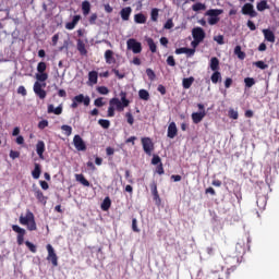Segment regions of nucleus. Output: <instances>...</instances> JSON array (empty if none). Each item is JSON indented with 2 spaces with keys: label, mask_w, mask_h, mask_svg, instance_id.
Returning a JSON list of instances; mask_svg holds the SVG:
<instances>
[{
  "label": "nucleus",
  "mask_w": 279,
  "mask_h": 279,
  "mask_svg": "<svg viewBox=\"0 0 279 279\" xmlns=\"http://www.w3.org/2000/svg\"><path fill=\"white\" fill-rule=\"evenodd\" d=\"M232 86V78L227 77L225 81V88H230Z\"/></svg>",
  "instance_id": "nucleus-64"
},
{
  "label": "nucleus",
  "mask_w": 279,
  "mask_h": 279,
  "mask_svg": "<svg viewBox=\"0 0 279 279\" xmlns=\"http://www.w3.org/2000/svg\"><path fill=\"white\" fill-rule=\"evenodd\" d=\"M258 12H265V10H269V4H267V0H262L257 3Z\"/></svg>",
  "instance_id": "nucleus-33"
},
{
  "label": "nucleus",
  "mask_w": 279,
  "mask_h": 279,
  "mask_svg": "<svg viewBox=\"0 0 279 279\" xmlns=\"http://www.w3.org/2000/svg\"><path fill=\"white\" fill-rule=\"evenodd\" d=\"M244 84H245L246 88H252V86H254V84H256V80H254V77H245Z\"/></svg>",
  "instance_id": "nucleus-38"
},
{
  "label": "nucleus",
  "mask_w": 279,
  "mask_h": 279,
  "mask_svg": "<svg viewBox=\"0 0 279 279\" xmlns=\"http://www.w3.org/2000/svg\"><path fill=\"white\" fill-rule=\"evenodd\" d=\"M121 100L119 98H111L109 100V106H113L118 110V112H123V109L130 106V101L128 100V93L121 92L120 93Z\"/></svg>",
  "instance_id": "nucleus-2"
},
{
  "label": "nucleus",
  "mask_w": 279,
  "mask_h": 279,
  "mask_svg": "<svg viewBox=\"0 0 279 279\" xmlns=\"http://www.w3.org/2000/svg\"><path fill=\"white\" fill-rule=\"evenodd\" d=\"M146 75H147V77L151 81V82H154V80H156V72H154V70H151V69H146Z\"/></svg>",
  "instance_id": "nucleus-45"
},
{
  "label": "nucleus",
  "mask_w": 279,
  "mask_h": 279,
  "mask_svg": "<svg viewBox=\"0 0 279 279\" xmlns=\"http://www.w3.org/2000/svg\"><path fill=\"white\" fill-rule=\"evenodd\" d=\"M98 78H99V74L97 73V71H90L88 73V80L90 84H97Z\"/></svg>",
  "instance_id": "nucleus-32"
},
{
  "label": "nucleus",
  "mask_w": 279,
  "mask_h": 279,
  "mask_svg": "<svg viewBox=\"0 0 279 279\" xmlns=\"http://www.w3.org/2000/svg\"><path fill=\"white\" fill-rule=\"evenodd\" d=\"M192 10H193V12H199L201 10H206V4H204L202 2H197L192 5Z\"/></svg>",
  "instance_id": "nucleus-36"
},
{
  "label": "nucleus",
  "mask_w": 279,
  "mask_h": 279,
  "mask_svg": "<svg viewBox=\"0 0 279 279\" xmlns=\"http://www.w3.org/2000/svg\"><path fill=\"white\" fill-rule=\"evenodd\" d=\"M97 23V13H94L89 17V25H95Z\"/></svg>",
  "instance_id": "nucleus-63"
},
{
  "label": "nucleus",
  "mask_w": 279,
  "mask_h": 279,
  "mask_svg": "<svg viewBox=\"0 0 279 279\" xmlns=\"http://www.w3.org/2000/svg\"><path fill=\"white\" fill-rule=\"evenodd\" d=\"M234 54L239 58V60H245V52L241 50V46H235Z\"/></svg>",
  "instance_id": "nucleus-35"
},
{
  "label": "nucleus",
  "mask_w": 279,
  "mask_h": 279,
  "mask_svg": "<svg viewBox=\"0 0 279 279\" xmlns=\"http://www.w3.org/2000/svg\"><path fill=\"white\" fill-rule=\"evenodd\" d=\"M132 230H133V232H141V229H138V226H137L136 218L132 219Z\"/></svg>",
  "instance_id": "nucleus-57"
},
{
  "label": "nucleus",
  "mask_w": 279,
  "mask_h": 279,
  "mask_svg": "<svg viewBox=\"0 0 279 279\" xmlns=\"http://www.w3.org/2000/svg\"><path fill=\"white\" fill-rule=\"evenodd\" d=\"M105 60L107 64H117V59L114 58V51L106 50Z\"/></svg>",
  "instance_id": "nucleus-13"
},
{
  "label": "nucleus",
  "mask_w": 279,
  "mask_h": 279,
  "mask_svg": "<svg viewBox=\"0 0 279 279\" xmlns=\"http://www.w3.org/2000/svg\"><path fill=\"white\" fill-rule=\"evenodd\" d=\"M82 11L84 16H87V14H90V2H88V0H85L82 2Z\"/></svg>",
  "instance_id": "nucleus-30"
},
{
  "label": "nucleus",
  "mask_w": 279,
  "mask_h": 279,
  "mask_svg": "<svg viewBox=\"0 0 279 279\" xmlns=\"http://www.w3.org/2000/svg\"><path fill=\"white\" fill-rule=\"evenodd\" d=\"M76 49L81 56H88V50H86V44L82 39H77Z\"/></svg>",
  "instance_id": "nucleus-18"
},
{
  "label": "nucleus",
  "mask_w": 279,
  "mask_h": 279,
  "mask_svg": "<svg viewBox=\"0 0 279 279\" xmlns=\"http://www.w3.org/2000/svg\"><path fill=\"white\" fill-rule=\"evenodd\" d=\"M158 12H160L158 9H151V12H150V21H153L154 23H157L158 22Z\"/></svg>",
  "instance_id": "nucleus-37"
},
{
  "label": "nucleus",
  "mask_w": 279,
  "mask_h": 279,
  "mask_svg": "<svg viewBox=\"0 0 279 279\" xmlns=\"http://www.w3.org/2000/svg\"><path fill=\"white\" fill-rule=\"evenodd\" d=\"M149 186H150L151 195L158 193V183H156V181H153Z\"/></svg>",
  "instance_id": "nucleus-50"
},
{
  "label": "nucleus",
  "mask_w": 279,
  "mask_h": 279,
  "mask_svg": "<svg viewBox=\"0 0 279 279\" xmlns=\"http://www.w3.org/2000/svg\"><path fill=\"white\" fill-rule=\"evenodd\" d=\"M264 38L268 43H276V35L272 33L271 29L265 28L263 29Z\"/></svg>",
  "instance_id": "nucleus-16"
},
{
  "label": "nucleus",
  "mask_w": 279,
  "mask_h": 279,
  "mask_svg": "<svg viewBox=\"0 0 279 279\" xmlns=\"http://www.w3.org/2000/svg\"><path fill=\"white\" fill-rule=\"evenodd\" d=\"M40 173H43V170L40 169V163H35V168L32 171L34 180H38V178H40Z\"/></svg>",
  "instance_id": "nucleus-28"
},
{
  "label": "nucleus",
  "mask_w": 279,
  "mask_h": 279,
  "mask_svg": "<svg viewBox=\"0 0 279 279\" xmlns=\"http://www.w3.org/2000/svg\"><path fill=\"white\" fill-rule=\"evenodd\" d=\"M142 147L147 154V156H151V151H154V142L149 137H142Z\"/></svg>",
  "instance_id": "nucleus-10"
},
{
  "label": "nucleus",
  "mask_w": 279,
  "mask_h": 279,
  "mask_svg": "<svg viewBox=\"0 0 279 279\" xmlns=\"http://www.w3.org/2000/svg\"><path fill=\"white\" fill-rule=\"evenodd\" d=\"M204 117H206V111L194 112L192 113V121L195 124L202 123V121H204Z\"/></svg>",
  "instance_id": "nucleus-17"
},
{
  "label": "nucleus",
  "mask_w": 279,
  "mask_h": 279,
  "mask_svg": "<svg viewBox=\"0 0 279 279\" xmlns=\"http://www.w3.org/2000/svg\"><path fill=\"white\" fill-rule=\"evenodd\" d=\"M48 114H62V105H59L57 108L53 105H48Z\"/></svg>",
  "instance_id": "nucleus-20"
},
{
  "label": "nucleus",
  "mask_w": 279,
  "mask_h": 279,
  "mask_svg": "<svg viewBox=\"0 0 279 279\" xmlns=\"http://www.w3.org/2000/svg\"><path fill=\"white\" fill-rule=\"evenodd\" d=\"M209 66L213 71H219V59L217 57H213L210 59Z\"/></svg>",
  "instance_id": "nucleus-29"
},
{
  "label": "nucleus",
  "mask_w": 279,
  "mask_h": 279,
  "mask_svg": "<svg viewBox=\"0 0 279 279\" xmlns=\"http://www.w3.org/2000/svg\"><path fill=\"white\" fill-rule=\"evenodd\" d=\"M229 118L234 119V120L239 119V111H235L234 109H230L229 110Z\"/></svg>",
  "instance_id": "nucleus-51"
},
{
  "label": "nucleus",
  "mask_w": 279,
  "mask_h": 279,
  "mask_svg": "<svg viewBox=\"0 0 279 279\" xmlns=\"http://www.w3.org/2000/svg\"><path fill=\"white\" fill-rule=\"evenodd\" d=\"M165 29H173V20L168 19L167 22L163 25Z\"/></svg>",
  "instance_id": "nucleus-53"
},
{
  "label": "nucleus",
  "mask_w": 279,
  "mask_h": 279,
  "mask_svg": "<svg viewBox=\"0 0 279 279\" xmlns=\"http://www.w3.org/2000/svg\"><path fill=\"white\" fill-rule=\"evenodd\" d=\"M210 80L214 84H219V82H221V72L218 71H214V73L210 76Z\"/></svg>",
  "instance_id": "nucleus-31"
},
{
  "label": "nucleus",
  "mask_w": 279,
  "mask_h": 279,
  "mask_svg": "<svg viewBox=\"0 0 279 279\" xmlns=\"http://www.w3.org/2000/svg\"><path fill=\"white\" fill-rule=\"evenodd\" d=\"M214 40L218 44V45H225L226 41L223 40V35H218L214 37Z\"/></svg>",
  "instance_id": "nucleus-56"
},
{
  "label": "nucleus",
  "mask_w": 279,
  "mask_h": 279,
  "mask_svg": "<svg viewBox=\"0 0 279 279\" xmlns=\"http://www.w3.org/2000/svg\"><path fill=\"white\" fill-rule=\"evenodd\" d=\"M185 56L193 58V56H195V48H185Z\"/></svg>",
  "instance_id": "nucleus-54"
},
{
  "label": "nucleus",
  "mask_w": 279,
  "mask_h": 279,
  "mask_svg": "<svg viewBox=\"0 0 279 279\" xmlns=\"http://www.w3.org/2000/svg\"><path fill=\"white\" fill-rule=\"evenodd\" d=\"M125 117L129 125H134V116H132V112H126Z\"/></svg>",
  "instance_id": "nucleus-49"
},
{
  "label": "nucleus",
  "mask_w": 279,
  "mask_h": 279,
  "mask_svg": "<svg viewBox=\"0 0 279 279\" xmlns=\"http://www.w3.org/2000/svg\"><path fill=\"white\" fill-rule=\"evenodd\" d=\"M35 77L37 81L34 83L33 90L39 99H45L47 97V90L44 88L47 86V83L40 82H47L49 80V74H47V72H38Z\"/></svg>",
  "instance_id": "nucleus-1"
},
{
  "label": "nucleus",
  "mask_w": 279,
  "mask_h": 279,
  "mask_svg": "<svg viewBox=\"0 0 279 279\" xmlns=\"http://www.w3.org/2000/svg\"><path fill=\"white\" fill-rule=\"evenodd\" d=\"M76 182L83 184V186H90V182L84 177V174H75Z\"/></svg>",
  "instance_id": "nucleus-25"
},
{
  "label": "nucleus",
  "mask_w": 279,
  "mask_h": 279,
  "mask_svg": "<svg viewBox=\"0 0 279 279\" xmlns=\"http://www.w3.org/2000/svg\"><path fill=\"white\" fill-rule=\"evenodd\" d=\"M45 71H47V63L41 61L37 64V73H45Z\"/></svg>",
  "instance_id": "nucleus-42"
},
{
  "label": "nucleus",
  "mask_w": 279,
  "mask_h": 279,
  "mask_svg": "<svg viewBox=\"0 0 279 279\" xmlns=\"http://www.w3.org/2000/svg\"><path fill=\"white\" fill-rule=\"evenodd\" d=\"M37 128L39 130H45V128H49V121L48 120L39 121Z\"/></svg>",
  "instance_id": "nucleus-48"
},
{
  "label": "nucleus",
  "mask_w": 279,
  "mask_h": 279,
  "mask_svg": "<svg viewBox=\"0 0 279 279\" xmlns=\"http://www.w3.org/2000/svg\"><path fill=\"white\" fill-rule=\"evenodd\" d=\"M98 124L104 128V130H108L110 128V120L100 119L98 120Z\"/></svg>",
  "instance_id": "nucleus-41"
},
{
  "label": "nucleus",
  "mask_w": 279,
  "mask_h": 279,
  "mask_svg": "<svg viewBox=\"0 0 279 279\" xmlns=\"http://www.w3.org/2000/svg\"><path fill=\"white\" fill-rule=\"evenodd\" d=\"M46 250L48 252L47 260L52 264V267H58V255L51 244H47Z\"/></svg>",
  "instance_id": "nucleus-7"
},
{
  "label": "nucleus",
  "mask_w": 279,
  "mask_h": 279,
  "mask_svg": "<svg viewBox=\"0 0 279 279\" xmlns=\"http://www.w3.org/2000/svg\"><path fill=\"white\" fill-rule=\"evenodd\" d=\"M146 43L149 47V51H151L153 53H156V51H158V46H156V43L154 41V39L151 37H148L146 39Z\"/></svg>",
  "instance_id": "nucleus-26"
},
{
  "label": "nucleus",
  "mask_w": 279,
  "mask_h": 279,
  "mask_svg": "<svg viewBox=\"0 0 279 279\" xmlns=\"http://www.w3.org/2000/svg\"><path fill=\"white\" fill-rule=\"evenodd\" d=\"M94 106H96V108H102V106H106V102H104V97L95 99Z\"/></svg>",
  "instance_id": "nucleus-46"
},
{
  "label": "nucleus",
  "mask_w": 279,
  "mask_h": 279,
  "mask_svg": "<svg viewBox=\"0 0 279 279\" xmlns=\"http://www.w3.org/2000/svg\"><path fill=\"white\" fill-rule=\"evenodd\" d=\"M167 65L168 66H175V59L173 58V56H169L167 58Z\"/></svg>",
  "instance_id": "nucleus-58"
},
{
  "label": "nucleus",
  "mask_w": 279,
  "mask_h": 279,
  "mask_svg": "<svg viewBox=\"0 0 279 279\" xmlns=\"http://www.w3.org/2000/svg\"><path fill=\"white\" fill-rule=\"evenodd\" d=\"M25 245H26V247H28L29 252H32L33 254H36L37 247L34 243L26 241Z\"/></svg>",
  "instance_id": "nucleus-44"
},
{
  "label": "nucleus",
  "mask_w": 279,
  "mask_h": 279,
  "mask_svg": "<svg viewBox=\"0 0 279 279\" xmlns=\"http://www.w3.org/2000/svg\"><path fill=\"white\" fill-rule=\"evenodd\" d=\"M257 69H262V71H265V69H269V65L266 64L264 61H257L254 63Z\"/></svg>",
  "instance_id": "nucleus-47"
},
{
  "label": "nucleus",
  "mask_w": 279,
  "mask_h": 279,
  "mask_svg": "<svg viewBox=\"0 0 279 279\" xmlns=\"http://www.w3.org/2000/svg\"><path fill=\"white\" fill-rule=\"evenodd\" d=\"M160 162H162V159H160V156L158 155H154L153 159H151V165H160Z\"/></svg>",
  "instance_id": "nucleus-55"
},
{
  "label": "nucleus",
  "mask_w": 279,
  "mask_h": 279,
  "mask_svg": "<svg viewBox=\"0 0 279 279\" xmlns=\"http://www.w3.org/2000/svg\"><path fill=\"white\" fill-rule=\"evenodd\" d=\"M17 93H19V95H22L23 97L27 96V89H25V86H20L17 88Z\"/></svg>",
  "instance_id": "nucleus-61"
},
{
  "label": "nucleus",
  "mask_w": 279,
  "mask_h": 279,
  "mask_svg": "<svg viewBox=\"0 0 279 279\" xmlns=\"http://www.w3.org/2000/svg\"><path fill=\"white\" fill-rule=\"evenodd\" d=\"M73 145L77 151H86V143L80 135H74Z\"/></svg>",
  "instance_id": "nucleus-11"
},
{
  "label": "nucleus",
  "mask_w": 279,
  "mask_h": 279,
  "mask_svg": "<svg viewBox=\"0 0 279 279\" xmlns=\"http://www.w3.org/2000/svg\"><path fill=\"white\" fill-rule=\"evenodd\" d=\"M12 230L17 234V245H23V243H25V234H27V231H25V229L21 228L19 225H13Z\"/></svg>",
  "instance_id": "nucleus-8"
},
{
  "label": "nucleus",
  "mask_w": 279,
  "mask_h": 279,
  "mask_svg": "<svg viewBox=\"0 0 279 279\" xmlns=\"http://www.w3.org/2000/svg\"><path fill=\"white\" fill-rule=\"evenodd\" d=\"M126 49L133 53H141V51H143V44L137 41L135 38H130L126 41Z\"/></svg>",
  "instance_id": "nucleus-6"
},
{
  "label": "nucleus",
  "mask_w": 279,
  "mask_h": 279,
  "mask_svg": "<svg viewBox=\"0 0 279 279\" xmlns=\"http://www.w3.org/2000/svg\"><path fill=\"white\" fill-rule=\"evenodd\" d=\"M156 173H158V175H163L165 167L162 166V162H160V165L157 166Z\"/></svg>",
  "instance_id": "nucleus-59"
},
{
  "label": "nucleus",
  "mask_w": 279,
  "mask_h": 279,
  "mask_svg": "<svg viewBox=\"0 0 279 279\" xmlns=\"http://www.w3.org/2000/svg\"><path fill=\"white\" fill-rule=\"evenodd\" d=\"M194 82H195V78L193 76L183 78L182 86H183V88L189 89V88H191V86H193Z\"/></svg>",
  "instance_id": "nucleus-27"
},
{
  "label": "nucleus",
  "mask_w": 279,
  "mask_h": 279,
  "mask_svg": "<svg viewBox=\"0 0 279 279\" xmlns=\"http://www.w3.org/2000/svg\"><path fill=\"white\" fill-rule=\"evenodd\" d=\"M35 197L36 199H38V202H47L45 201V194H43V191H40L39 189L35 190Z\"/></svg>",
  "instance_id": "nucleus-39"
},
{
  "label": "nucleus",
  "mask_w": 279,
  "mask_h": 279,
  "mask_svg": "<svg viewBox=\"0 0 279 279\" xmlns=\"http://www.w3.org/2000/svg\"><path fill=\"white\" fill-rule=\"evenodd\" d=\"M134 21H135V23L143 25V24L147 23V16H145V14H143V13H137L134 15Z\"/></svg>",
  "instance_id": "nucleus-24"
},
{
  "label": "nucleus",
  "mask_w": 279,
  "mask_h": 279,
  "mask_svg": "<svg viewBox=\"0 0 279 279\" xmlns=\"http://www.w3.org/2000/svg\"><path fill=\"white\" fill-rule=\"evenodd\" d=\"M107 117L112 118L114 117V106L113 105H109L108 111H107Z\"/></svg>",
  "instance_id": "nucleus-60"
},
{
  "label": "nucleus",
  "mask_w": 279,
  "mask_h": 279,
  "mask_svg": "<svg viewBox=\"0 0 279 279\" xmlns=\"http://www.w3.org/2000/svg\"><path fill=\"white\" fill-rule=\"evenodd\" d=\"M61 130L64 132L65 136H71V134H73V128H71V125L63 124Z\"/></svg>",
  "instance_id": "nucleus-40"
},
{
  "label": "nucleus",
  "mask_w": 279,
  "mask_h": 279,
  "mask_svg": "<svg viewBox=\"0 0 279 279\" xmlns=\"http://www.w3.org/2000/svg\"><path fill=\"white\" fill-rule=\"evenodd\" d=\"M82 19L81 15H74L73 20L71 22H68L65 24V28L66 29H75V25H77V23H80V20Z\"/></svg>",
  "instance_id": "nucleus-19"
},
{
  "label": "nucleus",
  "mask_w": 279,
  "mask_h": 279,
  "mask_svg": "<svg viewBox=\"0 0 279 279\" xmlns=\"http://www.w3.org/2000/svg\"><path fill=\"white\" fill-rule=\"evenodd\" d=\"M20 223L21 226H27V230H29L31 232H34V230H37L36 227V219L34 217V213H32V210H27L26 215L20 216Z\"/></svg>",
  "instance_id": "nucleus-3"
},
{
  "label": "nucleus",
  "mask_w": 279,
  "mask_h": 279,
  "mask_svg": "<svg viewBox=\"0 0 279 279\" xmlns=\"http://www.w3.org/2000/svg\"><path fill=\"white\" fill-rule=\"evenodd\" d=\"M130 14H132V8H123L120 12L122 21H130Z\"/></svg>",
  "instance_id": "nucleus-21"
},
{
  "label": "nucleus",
  "mask_w": 279,
  "mask_h": 279,
  "mask_svg": "<svg viewBox=\"0 0 279 279\" xmlns=\"http://www.w3.org/2000/svg\"><path fill=\"white\" fill-rule=\"evenodd\" d=\"M223 12L221 9H210L206 12V15L209 16V25H217L219 23V16Z\"/></svg>",
  "instance_id": "nucleus-4"
},
{
  "label": "nucleus",
  "mask_w": 279,
  "mask_h": 279,
  "mask_svg": "<svg viewBox=\"0 0 279 279\" xmlns=\"http://www.w3.org/2000/svg\"><path fill=\"white\" fill-rule=\"evenodd\" d=\"M138 97L143 99V101H149V92H147V89H140Z\"/></svg>",
  "instance_id": "nucleus-34"
},
{
  "label": "nucleus",
  "mask_w": 279,
  "mask_h": 279,
  "mask_svg": "<svg viewBox=\"0 0 279 279\" xmlns=\"http://www.w3.org/2000/svg\"><path fill=\"white\" fill-rule=\"evenodd\" d=\"M242 14H244V16H251V19H256V16H258V13L254 10V4L252 3H245L242 7Z\"/></svg>",
  "instance_id": "nucleus-9"
},
{
  "label": "nucleus",
  "mask_w": 279,
  "mask_h": 279,
  "mask_svg": "<svg viewBox=\"0 0 279 279\" xmlns=\"http://www.w3.org/2000/svg\"><path fill=\"white\" fill-rule=\"evenodd\" d=\"M168 138H175L178 136V126L175 125V122H171L168 126Z\"/></svg>",
  "instance_id": "nucleus-14"
},
{
  "label": "nucleus",
  "mask_w": 279,
  "mask_h": 279,
  "mask_svg": "<svg viewBox=\"0 0 279 279\" xmlns=\"http://www.w3.org/2000/svg\"><path fill=\"white\" fill-rule=\"evenodd\" d=\"M246 25H247L248 29H251V32H256V24H254L252 22V20H248Z\"/></svg>",
  "instance_id": "nucleus-62"
},
{
  "label": "nucleus",
  "mask_w": 279,
  "mask_h": 279,
  "mask_svg": "<svg viewBox=\"0 0 279 279\" xmlns=\"http://www.w3.org/2000/svg\"><path fill=\"white\" fill-rule=\"evenodd\" d=\"M10 158H12V160H16V158H21V153L17 150H10Z\"/></svg>",
  "instance_id": "nucleus-52"
},
{
  "label": "nucleus",
  "mask_w": 279,
  "mask_h": 279,
  "mask_svg": "<svg viewBox=\"0 0 279 279\" xmlns=\"http://www.w3.org/2000/svg\"><path fill=\"white\" fill-rule=\"evenodd\" d=\"M96 90L99 93V95H108L110 93V89H108L106 86H98Z\"/></svg>",
  "instance_id": "nucleus-43"
},
{
  "label": "nucleus",
  "mask_w": 279,
  "mask_h": 279,
  "mask_svg": "<svg viewBox=\"0 0 279 279\" xmlns=\"http://www.w3.org/2000/svg\"><path fill=\"white\" fill-rule=\"evenodd\" d=\"M78 104H84V106H90V97L89 96H84V94H80L72 98V104L71 108L75 110L77 108Z\"/></svg>",
  "instance_id": "nucleus-5"
},
{
  "label": "nucleus",
  "mask_w": 279,
  "mask_h": 279,
  "mask_svg": "<svg viewBox=\"0 0 279 279\" xmlns=\"http://www.w3.org/2000/svg\"><path fill=\"white\" fill-rule=\"evenodd\" d=\"M36 151L37 155L41 160H45V142L44 141H38L36 144Z\"/></svg>",
  "instance_id": "nucleus-15"
},
{
  "label": "nucleus",
  "mask_w": 279,
  "mask_h": 279,
  "mask_svg": "<svg viewBox=\"0 0 279 279\" xmlns=\"http://www.w3.org/2000/svg\"><path fill=\"white\" fill-rule=\"evenodd\" d=\"M192 36L194 40H201L203 43L204 38H206V32L202 27H194L192 29Z\"/></svg>",
  "instance_id": "nucleus-12"
},
{
  "label": "nucleus",
  "mask_w": 279,
  "mask_h": 279,
  "mask_svg": "<svg viewBox=\"0 0 279 279\" xmlns=\"http://www.w3.org/2000/svg\"><path fill=\"white\" fill-rule=\"evenodd\" d=\"M110 206H112V201L110 199V197H105V199L102 201L100 208L101 210H104L105 213L110 210Z\"/></svg>",
  "instance_id": "nucleus-23"
},
{
  "label": "nucleus",
  "mask_w": 279,
  "mask_h": 279,
  "mask_svg": "<svg viewBox=\"0 0 279 279\" xmlns=\"http://www.w3.org/2000/svg\"><path fill=\"white\" fill-rule=\"evenodd\" d=\"M236 254H245V240H239L235 244Z\"/></svg>",
  "instance_id": "nucleus-22"
}]
</instances>
